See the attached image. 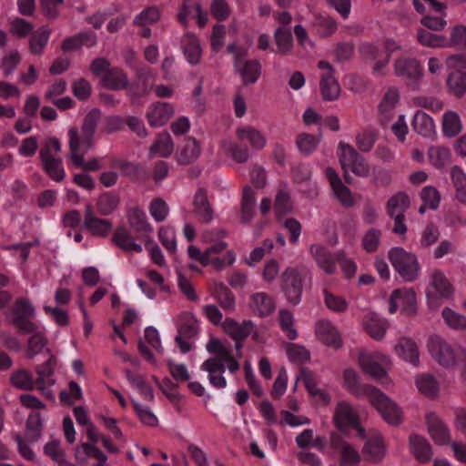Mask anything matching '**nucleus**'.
Returning a JSON list of instances; mask_svg holds the SVG:
<instances>
[{"instance_id":"obj_1","label":"nucleus","mask_w":466,"mask_h":466,"mask_svg":"<svg viewBox=\"0 0 466 466\" xmlns=\"http://www.w3.org/2000/svg\"><path fill=\"white\" fill-rule=\"evenodd\" d=\"M339 159L341 168L345 172V179L350 182L349 171L356 176L367 177L370 173V167L363 157L350 144L339 142L338 145Z\"/></svg>"},{"instance_id":"obj_2","label":"nucleus","mask_w":466,"mask_h":466,"mask_svg":"<svg viewBox=\"0 0 466 466\" xmlns=\"http://www.w3.org/2000/svg\"><path fill=\"white\" fill-rule=\"evenodd\" d=\"M454 293V288L445 273L433 268L429 272V284L426 290L428 304L431 309H438V299H450Z\"/></svg>"},{"instance_id":"obj_3","label":"nucleus","mask_w":466,"mask_h":466,"mask_svg":"<svg viewBox=\"0 0 466 466\" xmlns=\"http://www.w3.org/2000/svg\"><path fill=\"white\" fill-rule=\"evenodd\" d=\"M389 258L395 270L406 281L411 282L418 279L420 267L414 254L395 247L389 251Z\"/></svg>"},{"instance_id":"obj_4","label":"nucleus","mask_w":466,"mask_h":466,"mask_svg":"<svg viewBox=\"0 0 466 466\" xmlns=\"http://www.w3.org/2000/svg\"><path fill=\"white\" fill-rule=\"evenodd\" d=\"M431 358L441 367L450 369L456 365L457 360L452 346L439 335H432L427 342Z\"/></svg>"},{"instance_id":"obj_5","label":"nucleus","mask_w":466,"mask_h":466,"mask_svg":"<svg viewBox=\"0 0 466 466\" xmlns=\"http://www.w3.org/2000/svg\"><path fill=\"white\" fill-rule=\"evenodd\" d=\"M369 402L389 424L398 425L400 423L402 420L401 410L380 390H376Z\"/></svg>"},{"instance_id":"obj_6","label":"nucleus","mask_w":466,"mask_h":466,"mask_svg":"<svg viewBox=\"0 0 466 466\" xmlns=\"http://www.w3.org/2000/svg\"><path fill=\"white\" fill-rule=\"evenodd\" d=\"M358 361L362 371L371 378L375 380L386 379L387 371L384 365L390 361L386 355L379 352L361 351Z\"/></svg>"},{"instance_id":"obj_7","label":"nucleus","mask_w":466,"mask_h":466,"mask_svg":"<svg viewBox=\"0 0 466 466\" xmlns=\"http://www.w3.org/2000/svg\"><path fill=\"white\" fill-rule=\"evenodd\" d=\"M330 447L338 456L339 466H360L361 456L358 449L338 434L330 436Z\"/></svg>"},{"instance_id":"obj_8","label":"nucleus","mask_w":466,"mask_h":466,"mask_svg":"<svg viewBox=\"0 0 466 466\" xmlns=\"http://www.w3.org/2000/svg\"><path fill=\"white\" fill-rule=\"evenodd\" d=\"M317 66L319 69L325 71L319 76V89L323 100L333 101L338 99L340 94V86L334 76V67L325 60L319 61Z\"/></svg>"},{"instance_id":"obj_9","label":"nucleus","mask_w":466,"mask_h":466,"mask_svg":"<svg viewBox=\"0 0 466 466\" xmlns=\"http://www.w3.org/2000/svg\"><path fill=\"white\" fill-rule=\"evenodd\" d=\"M282 289L288 300L296 305L301 299L303 273L296 268H288L282 273Z\"/></svg>"},{"instance_id":"obj_10","label":"nucleus","mask_w":466,"mask_h":466,"mask_svg":"<svg viewBox=\"0 0 466 466\" xmlns=\"http://www.w3.org/2000/svg\"><path fill=\"white\" fill-rule=\"evenodd\" d=\"M12 324L19 331L33 327L36 322L31 320L35 316V309L31 301L25 298L17 299L12 308Z\"/></svg>"},{"instance_id":"obj_11","label":"nucleus","mask_w":466,"mask_h":466,"mask_svg":"<svg viewBox=\"0 0 466 466\" xmlns=\"http://www.w3.org/2000/svg\"><path fill=\"white\" fill-rule=\"evenodd\" d=\"M400 309L407 315H413L417 310L416 294L412 289L394 290L390 298L389 312L393 314Z\"/></svg>"},{"instance_id":"obj_12","label":"nucleus","mask_w":466,"mask_h":466,"mask_svg":"<svg viewBox=\"0 0 466 466\" xmlns=\"http://www.w3.org/2000/svg\"><path fill=\"white\" fill-rule=\"evenodd\" d=\"M333 422L339 431H346L359 426V416L349 401L339 400L334 409Z\"/></svg>"},{"instance_id":"obj_13","label":"nucleus","mask_w":466,"mask_h":466,"mask_svg":"<svg viewBox=\"0 0 466 466\" xmlns=\"http://www.w3.org/2000/svg\"><path fill=\"white\" fill-rule=\"evenodd\" d=\"M187 254L192 260L198 261L205 267L211 265L218 270H222L236 261V253L233 250H228L223 258H208L206 250L202 252L198 247L190 245Z\"/></svg>"},{"instance_id":"obj_14","label":"nucleus","mask_w":466,"mask_h":466,"mask_svg":"<svg viewBox=\"0 0 466 466\" xmlns=\"http://www.w3.org/2000/svg\"><path fill=\"white\" fill-rule=\"evenodd\" d=\"M227 363L221 359L209 358L205 360L200 370L208 373V380L209 384L218 390L225 389L228 385V381L224 376Z\"/></svg>"},{"instance_id":"obj_15","label":"nucleus","mask_w":466,"mask_h":466,"mask_svg":"<svg viewBox=\"0 0 466 466\" xmlns=\"http://www.w3.org/2000/svg\"><path fill=\"white\" fill-rule=\"evenodd\" d=\"M343 387L352 395L358 398L365 397L368 400L372 397L378 388L370 384L360 382V376L353 369H345L342 373Z\"/></svg>"},{"instance_id":"obj_16","label":"nucleus","mask_w":466,"mask_h":466,"mask_svg":"<svg viewBox=\"0 0 466 466\" xmlns=\"http://www.w3.org/2000/svg\"><path fill=\"white\" fill-rule=\"evenodd\" d=\"M234 69L245 85L254 84L261 75V65L258 60H247L243 53L233 60Z\"/></svg>"},{"instance_id":"obj_17","label":"nucleus","mask_w":466,"mask_h":466,"mask_svg":"<svg viewBox=\"0 0 466 466\" xmlns=\"http://www.w3.org/2000/svg\"><path fill=\"white\" fill-rule=\"evenodd\" d=\"M393 70L396 76L414 82L420 80L423 76L420 63L412 57L397 58L393 63Z\"/></svg>"},{"instance_id":"obj_18","label":"nucleus","mask_w":466,"mask_h":466,"mask_svg":"<svg viewBox=\"0 0 466 466\" xmlns=\"http://www.w3.org/2000/svg\"><path fill=\"white\" fill-rule=\"evenodd\" d=\"M315 334L319 340L328 347L338 349L342 339L338 328L329 319H319L315 324Z\"/></svg>"},{"instance_id":"obj_19","label":"nucleus","mask_w":466,"mask_h":466,"mask_svg":"<svg viewBox=\"0 0 466 466\" xmlns=\"http://www.w3.org/2000/svg\"><path fill=\"white\" fill-rule=\"evenodd\" d=\"M400 101L397 88L390 87L383 95L379 106V119L382 125H387L395 116V109Z\"/></svg>"},{"instance_id":"obj_20","label":"nucleus","mask_w":466,"mask_h":466,"mask_svg":"<svg viewBox=\"0 0 466 466\" xmlns=\"http://www.w3.org/2000/svg\"><path fill=\"white\" fill-rule=\"evenodd\" d=\"M20 332L22 334H30L27 342V356L30 359L42 352L47 344L46 329L39 323Z\"/></svg>"},{"instance_id":"obj_21","label":"nucleus","mask_w":466,"mask_h":466,"mask_svg":"<svg viewBox=\"0 0 466 466\" xmlns=\"http://www.w3.org/2000/svg\"><path fill=\"white\" fill-rule=\"evenodd\" d=\"M362 327L364 330L376 340H381L388 329V321L378 313L368 311L362 319Z\"/></svg>"},{"instance_id":"obj_22","label":"nucleus","mask_w":466,"mask_h":466,"mask_svg":"<svg viewBox=\"0 0 466 466\" xmlns=\"http://www.w3.org/2000/svg\"><path fill=\"white\" fill-rule=\"evenodd\" d=\"M206 349L209 353L217 355V359H221L225 361L230 373H235L239 370L240 366L237 358L233 356L230 349L220 339L217 338L210 339L206 345Z\"/></svg>"},{"instance_id":"obj_23","label":"nucleus","mask_w":466,"mask_h":466,"mask_svg":"<svg viewBox=\"0 0 466 466\" xmlns=\"http://www.w3.org/2000/svg\"><path fill=\"white\" fill-rule=\"evenodd\" d=\"M325 174L336 198L341 205L345 208H351L354 205V198L350 189L342 183L340 177L333 168L327 167L325 169Z\"/></svg>"},{"instance_id":"obj_24","label":"nucleus","mask_w":466,"mask_h":466,"mask_svg":"<svg viewBox=\"0 0 466 466\" xmlns=\"http://www.w3.org/2000/svg\"><path fill=\"white\" fill-rule=\"evenodd\" d=\"M426 422L428 426V432L436 444L447 445L450 443V430L435 413L427 414Z\"/></svg>"},{"instance_id":"obj_25","label":"nucleus","mask_w":466,"mask_h":466,"mask_svg":"<svg viewBox=\"0 0 466 466\" xmlns=\"http://www.w3.org/2000/svg\"><path fill=\"white\" fill-rule=\"evenodd\" d=\"M394 352L402 360L410 363L414 367L420 364V351L416 342L408 337H402L397 340Z\"/></svg>"},{"instance_id":"obj_26","label":"nucleus","mask_w":466,"mask_h":466,"mask_svg":"<svg viewBox=\"0 0 466 466\" xmlns=\"http://www.w3.org/2000/svg\"><path fill=\"white\" fill-rule=\"evenodd\" d=\"M175 114L174 106L166 102L153 104L147 112L148 124L153 127L164 126Z\"/></svg>"},{"instance_id":"obj_27","label":"nucleus","mask_w":466,"mask_h":466,"mask_svg":"<svg viewBox=\"0 0 466 466\" xmlns=\"http://www.w3.org/2000/svg\"><path fill=\"white\" fill-rule=\"evenodd\" d=\"M309 254L315 260L318 267L326 274L332 275L336 271V263L331 252L323 245L311 244Z\"/></svg>"},{"instance_id":"obj_28","label":"nucleus","mask_w":466,"mask_h":466,"mask_svg":"<svg viewBox=\"0 0 466 466\" xmlns=\"http://www.w3.org/2000/svg\"><path fill=\"white\" fill-rule=\"evenodd\" d=\"M67 136L69 160L72 162V164H81L82 156H85L93 147L84 146L82 133H79L76 127L69 128Z\"/></svg>"},{"instance_id":"obj_29","label":"nucleus","mask_w":466,"mask_h":466,"mask_svg":"<svg viewBox=\"0 0 466 466\" xmlns=\"http://www.w3.org/2000/svg\"><path fill=\"white\" fill-rule=\"evenodd\" d=\"M236 136L240 142L248 143L255 150H261L267 145L266 136L252 126L238 127Z\"/></svg>"},{"instance_id":"obj_30","label":"nucleus","mask_w":466,"mask_h":466,"mask_svg":"<svg viewBox=\"0 0 466 466\" xmlns=\"http://www.w3.org/2000/svg\"><path fill=\"white\" fill-rule=\"evenodd\" d=\"M75 456L76 461L81 463L86 462L88 458H93L96 460L97 462L94 463L92 466H109L106 455L94 443H81L76 448Z\"/></svg>"},{"instance_id":"obj_31","label":"nucleus","mask_w":466,"mask_h":466,"mask_svg":"<svg viewBox=\"0 0 466 466\" xmlns=\"http://www.w3.org/2000/svg\"><path fill=\"white\" fill-rule=\"evenodd\" d=\"M83 227L92 235L106 237L110 232L112 224L109 220L96 218L91 207H86Z\"/></svg>"},{"instance_id":"obj_32","label":"nucleus","mask_w":466,"mask_h":466,"mask_svg":"<svg viewBox=\"0 0 466 466\" xmlns=\"http://www.w3.org/2000/svg\"><path fill=\"white\" fill-rule=\"evenodd\" d=\"M222 329L235 341H242L251 333L253 323L250 320L238 322L231 318H227L222 323Z\"/></svg>"},{"instance_id":"obj_33","label":"nucleus","mask_w":466,"mask_h":466,"mask_svg":"<svg viewBox=\"0 0 466 466\" xmlns=\"http://www.w3.org/2000/svg\"><path fill=\"white\" fill-rule=\"evenodd\" d=\"M113 243L125 252L141 253L143 248L137 243L129 230L125 227H117L112 235Z\"/></svg>"},{"instance_id":"obj_34","label":"nucleus","mask_w":466,"mask_h":466,"mask_svg":"<svg viewBox=\"0 0 466 466\" xmlns=\"http://www.w3.org/2000/svg\"><path fill=\"white\" fill-rule=\"evenodd\" d=\"M201 148L195 137H187L177 150V161L180 165H188L200 156Z\"/></svg>"},{"instance_id":"obj_35","label":"nucleus","mask_w":466,"mask_h":466,"mask_svg":"<svg viewBox=\"0 0 466 466\" xmlns=\"http://www.w3.org/2000/svg\"><path fill=\"white\" fill-rule=\"evenodd\" d=\"M257 206V198L254 190L247 186L243 188L242 198L240 201L239 218L243 224H249L255 216Z\"/></svg>"},{"instance_id":"obj_36","label":"nucleus","mask_w":466,"mask_h":466,"mask_svg":"<svg viewBox=\"0 0 466 466\" xmlns=\"http://www.w3.org/2000/svg\"><path fill=\"white\" fill-rule=\"evenodd\" d=\"M249 307L253 313L259 317H267L276 309L273 298L266 292H257L251 295Z\"/></svg>"},{"instance_id":"obj_37","label":"nucleus","mask_w":466,"mask_h":466,"mask_svg":"<svg viewBox=\"0 0 466 466\" xmlns=\"http://www.w3.org/2000/svg\"><path fill=\"white\" fill-rule=\"evenodd\" d=\"M101 117V112L97 108L90 110L86 116L82 127L81 133L83 136V144L85 147L94 146V137L96 131L97 125Z\"/></svg>"},{"instance_id":"obj_38","label":"nucleus","mask_w":466,"mask_h":466,"mask_svg":"<svg viewBox=\"0 0 466 466\" xmlns=\"http://www.w3.org/2000/svg\"><path fill=\"white\" fill-rule=\"evenodd\" d=\"M181 48L187 61L190 65H198L202 56L199 40L193 34H186L181 40Z\"/></svg>"},{"instance_id":"obj_39","label":"nucleus","mask_w":466,"mask_h":466,"mask_svg":"<svg viewBox=\"0 0 466 466\" xmlns=\"http://www.w3.org/2000/svg\"><path fill=\"white\" fill-rule=\"evenodd\" d=\"M225 236L226 232L223 229L207 231L203 234L204 240L210 243L206 248L208 258H215L216 257H212L213 254H220L227 249L228 243L222 239Z\"/></svg>"},{"instance_id":"obj_40","label":"nucleus","mask_w":466,"mask_h":466,"mask_svg":"<svg viewBox=\"0 0 466 466\" xmlns=\"http://www.w3.org/2000/svg\"><path fill=\"white\" fill-rule=\"evenodd\" d=\"M363 454L371 462H378L383 458L385 445L380 435L374 434L368 438L363 447Z\"/></svg>"},{"instance_id":"obj_41","label":"nucleus","mask_w":466,"mask_h":466,"mask_svg":"<svg viewBox=\"0 0 466 466\" xmlns=\"http://www.w3.org/2000/svg\"><path fill=\"white\" fill-rule=\"evenodd\" d=\"M194 212L202 222L208 223L213 219V210L208 200L207 192L199 188L193 199Z\"/></svg>"},{"instance_id":"obj_42","label":"nucleus","mask_w":466,"mask_h":466,"mask_svg":"<svg viewBox=\"0 0 466 466\" xmlns=\"http://www.w3.org/2000/svg\"><path fill=\"white\" fill-rule=\"evenodd\" d=\"M127 221L130 227L137 232L151 233L154 228L148 222L147 217L142 209L137 207L131 208L127 212Z\"/></svg>"},{"instance_id":"obj_43","label":"nucleus","mask_w":466,"mask_h":466,"mask_svg":"<svg viewBox=\"0 0 466 466\" xmlns=\"http://www.w3.org/2000/svg\"><path fill=\"white\" fill-rule=\"evenodd\" d=\"M51 29L47 26H41L33 31L29 37V52L35 56H41L48 44Z\"/></svg>"},{"instance_id":"obj_44","label":"nucleus","mask_w":466,"mask_h":466,"mask_svg":"<svg viewBox=\"0 0 466 466\" xmlns=\"http://www.w3.org/2000/svg\"><path fill=\"white\" fill-rule=\"evenodd\" d=\"M411 125L414 131L424 137H431L435 134L433 119L421 110L416 111Z\"/></svg>"},{"instance_id":"obj_45","label":"nucleus","mask_w":466,"mask_h":466,"mask_svg":"<svg viewBox=\"0 0 466 466\" xmlns=\"http://www.w3.org/2000/svg\"><path fill=\"white\" fill-rule=\"evenodd\" d=\"M410 448L415 458L422 463L429 461L432 456L430 443L419 435L410 437Z\"/></svg>"},{"instance_id":"obj_46","label":"nucleus","mask_w":466,"mask_h":466,"mask_svg":"<svg viewBox=\"0 0 466 466\" xmlns=\"http://www.w3.org/2000/svg\"><path fill=\"white\" fill-rule=\"evenodd\" d=\"M276 52L281 56L289 55L294 47L293 37L289 28L279 26L274 32Z\"/></svg>"},{"instance_id":"obj_47","label":"nucleus","mask_w":466,"mask_h":466,"mask_svg":"<svg viewBox=\"0 0 466 466\" xmlns=\"http://www.w3.org/2000/svg\"><path fill=\"white\" fill-rule=\"evenodd\" d=\"M443 135L447 137H454L462 130V123L459 114L453 110H447L442 115L441 121Z\"/></svg>"},{"instance_id":"obj_48","label":"nucleus","mask_w":466,"mask_h":466,"mask_svg":"<svg viewBox=\"0 0 466 466\" xmlns=\"http://www.w3.org/2000/svg\"><path fill=\"white\" fill-rule=\"evenodd\" d=\"M415 383L419 391L428 398H435L439 394L440 385L432 375L420 374L416 377Z\"/></svg>"},{"instance_id":"obj_49","label":"nucleus","mask_w":466,"mask_h":466,"mask_svg":"<svg viewBox=\"0 0 466 466\" xmlns=\"http://www.w3.org/2000/svg\"><path fill=\"white\" fill-rule=\"evenodd\" d=\"M106 87L112 90H120L127 87L128 84L127 76L120 68H112L107 70L102 77Z\"/></svg>"},{"instance_id":"obj_50","label":"nucleus","mask_w":466,"mask_h":466,"mask_svg":"<svg viewBox=\"0 0 466 466\" xmlns=\"http://www.w3.org/2000/svg\"><path fill=\"white\" fill-rule=\"evenodd\" d=\"M174 149L173 140L167 132L159 134L150 147L151 156L169 157Z\"/></svg>"},{"instance_id":"obj_51","label":"nucleus","mask_w":466,"mask_h":466,"mask_svg":"<svg viewBox=\"0 0 466 466\" xmlns=\"http://www.w3.org/2000/svg\"><path fill=\"white\" fill-rule=\"evenodd\" d=\"M417 41L423 46L431 48L446 47L447 38L441 35H436L423 28L417 30Z\"/></svg>"},{"instance_id":"obj_52","label":"nucleus","mask_w":466,"mask_h":466,"mask_svg":"<svg viewBox=\"0 0 466 466\" xmlns=\"http://www.w3.org/2000/svg\"><path fill=\"white\" fill-rule=\"evenodd\" d=\"M451 177L455 187L456 198L466 204V174L459 166H453L451 170Z\"/></svg>"},{"instance_id":"obj_53","label":"nucleus","mask_w":466,"mask_h":466,"mask_svg":"<svg viewBox=\"0 0 466 466\" xmlns=\"http://www.w3.org/2000/svg\"><path fill=\"white\" fill-rule=\"evenodd\" d=\"M447 86L449 91L460 98L466 93V74L461 70H455L447 76Z\"/></svg>"},{"instance_id":"obj_54","label":"nucleus","mask_w":466,"mask_h":466,"mask_svg":"<svg viewBox=\"0 0 466 466\" xmlns=\"http://www.w3.org/2000/svg\"><path fill=\"white\" fill-rule=\"evenodd\" d=\"M45 172L55 181L61 182L66 177V171L60 157L40 159Z\"/></svg>"},{"instance_id":"obj_55","label":"nucleus","mask_w":466,"mask_h":466,"mask_svg":"<svg viewBox=\"0 0 466 466\" xmlns=\"http://www.w3.org/2000/svg\"><path fill=\"white\" fill-rule=\"evenodd\" d=\"M409 207V197L404 192H399L388 200L386 208L388 215L391 217L404 215Z\"/></svg>"},{"instance_id":"obj_56","label":"nucleus","mask_w":466,"mask_h":466,"mask_svg":"<svg viewBox=\"0 0 466 466\" xmlns=\"http://www.w3.org/2000/svg\"><path fill=\"white\" fill-rule=\"evenodd\" d=\"M225 154L238 163H246L249 158V150L246 146L237 145L231 140H225L222 143Z\"/></svg>"},{"instance_id":"obj_57","label":"nucleus","mask_w":466,"mask_h":466,"mask_svg":"<svg viewBox=\"0 0 466 466\" xmlns=\"http://www.w3.org/2000/svg\"><path fill=\"white\" fill-rule=\"evenodd\" d=\"M312 26L317 29V34L321 37H328L333 35L337 30L336 21L321 15H316L312 22Z\"/></svg>"},{"instance_id":"obj_58","label":"nucleus","mask_w":466,"mask_h":466,"mask_svg":"<svg viewBox=\"0 0 466 466\" xmlns=\"http://www.w3.org/2000/svg\"><path fill=\"white\" fill-rule=\"evenodd\" d=\"M428 155L430 162L438 168L444 167L451 162V151L448 147L443 146L430 147Z\"/></svg>"},{"instance_id":"obj_59","label":"nucleus","mask_w":466,"mask_h":466,"mask_svg":"<svg viewBox=\"0 0 466 466\" xmlns=\"http://www.w3.org/2000/svg\"><path fill=\"white\" fill-rule=\"evenodd\" d=\"M12 385L23 390H31L35 388V380L31 372L26 370H17L10 376Z\"/></svg>"},{"instance_id":"obj_60","label":"nucleus","mask_w":466,"mask_h":466,"mask_svg":"<svg viewBox=\"0 0 466 466\" xmlns=\"http://www.w3.org/2000/svg\"><path fill=\"white\" fill-rule=\"evenodd\" d=\"M323 300L325 306L332 312L344 313L349 308V302L342 297L323 289Z\"/></svg>"},{"instance_id":"obj_61","label":"nucleus","mask_w":466,"mask_h":466,"mask_svg":"<svg viewBox=\"0 0 466 466\" xmlns=\"http://www.w3.org/2000/svg\"><path fill=\"white\" fill-rule=\"evenodd\" d=\"M127 380L136 388L146 400H153L154 392L152 387L147 384L144 378L139 374L133 373L130 370L126 371Z\"/></svg>"},{"instance_id":"obj_62","label":"nucleus","mask_w":466,"mask_h":466,"mask_svg":"<svg viewBox=\"0 0 466 466\" xmlns=\"http://www.w3.org/2000/svg\"><path fill=\"white\" fill-rule=\"evenodd\" d=\"M148 211L152 218L157 223H160L167 219L169 213V207L163 198H156L149 203Z\"/></svg>"},{"instance_id":"obj_63","label":"nucleus","mask_w":466,"mask_h":466,"mask_svg":"<svg viewBox=\"0 0 466 466\" xmlns=\"http://www.w3.org/2000/svg\"><path fill=\"white\" fill-rule=\"evenodd\" d=\"M441 316L445 324L452 329H466V317L461 315L450 308H444Z\"/></svg>"},{"instance_id":"obj_64","label":"nucleus","mask_w":466,"mask_h":466,"mask_svg":"<svg viewBox=\"0 0 466 466\" xmlns=\"http://www.w3.org/2000/svg\"><path fill=\"white\" fill-rule=\"evenodd\" d=\"M447 44L446 47L466 50V26L463 25L453 26L450 33V38L447 39Z\"/></svg>"}]
</instances>
